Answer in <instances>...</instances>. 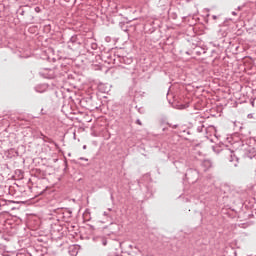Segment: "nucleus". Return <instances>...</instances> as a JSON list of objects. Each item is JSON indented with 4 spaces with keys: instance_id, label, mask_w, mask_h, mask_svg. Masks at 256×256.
<instances>
[{
    "instance_id": "f257e3e1",
    "label": "nucleus",
    "mask_w": 256,
    "mask_h": 256,
    "mask_svg": "<svg viewBox=\"0 0 256 256\" xmlns=\"http://www.w3.org/2000/svg\"><path fill=\"white\" fill-rule=\"evenodd\" d=\"M43 32L44 33H51V24H44Z\"/></svg>"
},
{
    "instance_id": "f03ea898",
    "label": "nucleus",
    "mask_w": 256,
    "mask_h": 256,
    "mask_svg": "<svg viewBox=\"0 0 256 256\" xmlns=\"http://www.w3.org/2000/svg\"><path fill=\"white\" fill-rule=\"evenodd\" d=\"M133 29H135V27L131 26L130 28L124 29L123 31H125L126 33H131V31H133Z\"/></svg>"
},
{
    "instance_id": "7ed1b4c3",
    "label": "nucleus",
    "mask_w": 256,
    "mask_h": 256,
    "mask_svg": "<svg viewBox=\"0 0 256 256\" xmlns=\"http://www.w3.org/2000/svg\"><path fill=\"white\" fill-rule=\"evenodd\" d=\"M34 11L36 13H41V8L39 6L35 7Z\"/></svg>"
},
{
    "instance_id": "20e7f679",
    "label": "nucleus",
    "mask_w": 256,
    "mask_h": 256,
    "mask_svg": "<svg viewBox=\"0 0 256 256\" xmlns=\"http://www.w3.org/2000/svg\"><path fill=\"white\" fill-rule=\"evenodd\" d=\"M212 19H214V20L217 19V16L213 15V16H212Z\"/></svg>"
},
{
    "instance_id": "39448f33",
    "label": "nucleus",
    "mask_w": 256,
    "mask_h": 256,
    "mask_svg": "<svg viewBox=\"0 0 256 256\" xmlns=\"http://www.w3.org/2000/svg\"><path fill=\"white\" fill-rule=\"evenodd\" d=\"M232 15H237V13L236 12H232Z\"/></svg>"
}]
</instances>
